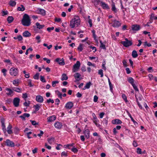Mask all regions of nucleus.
Here are the masks:
<instances>
[{
  "label": "nucleus",
  "instance_id": "c85d7f7f",
  "mask_svg": "<svg viewBox=\"0 0 157 157\" xmlns=\"http://www.w3.org/2000/svg\"><path fill=\"white\" fill-rule=\"evenodd\" d=\"M100 47L103 49L105 50V43H103L101 40H100Z\"/></svg>",
  "mask_w": 157,
  "mask_h": 157
},
{
  "label": "nucleus",
  "instance_id": "0eeeda50",
  "mask_svg": "<svg viewBox=\"0 0 157 157\" xmlns=\"http://www.w3.org/2000/svg\"><path fill=\"white\" fill-rule=\"evenodd\" d=\"M5 90L6 94L8 96L12 97L13 95V92L10 89L6 88Z\"/></svg>",
  "mask_w": 157,
  "mask_h": 157
},
{
  "label": "nucleus",
  "instance_id": "a19ab883",
  "mask_svg": "<svg viewBox=\"0 0 157 157\" xmlns=\"http://www.w3.org/2000/svg\"><path fill=\"white\" fill-rule=\"evenodd\" d=\"M98 74L101 75V77H102L103 76V70L102 69H100L98 70Z\"/></svg>",
  "mask_w": 157,
  "mask_h": 157
},
{
  "label": "nucleus",
  "instance_id": "b1692460",
  "mask_svg": "<svg viewBox=\"0 0 157 157\" xmlns=\"http://www.w3.org/2000/svg\"><path fill=\"white\" fill-rule=\"evenodd\" d=\"M41 106V105L37 104L36 105H34L33 107L35 109V110L37 111L39 110Z\"/></svg>",
  "mask_w": 157,
  "mask_h": 157
},
{
  "label": "nucleus",
  "instance_id": "c9c22d12",
  "mask_svg": "<svg viewBox=\"0 0 157 157\" xmlns=\"http://www.w3.org/2000/svg\"><path fill=\"white\" fill-rule=\"evenodd\" d=\"M16 2L12 0H10L9 2V5L12 6H15L16 5Z\"/></svg>",
  "mask_w": 157,
  "mask_h": 157
},
{
  "label": "nucleus",
  "instance_id": "3c124183",
  "mask_svg": "<svg viewBox=\"0 0 157 157\" xmlns=\"http://www.w3.org/2000/svg\"><path fill=\"white\" fill-rule=\"evenodd\" d=\"M39 73H36L34 76V78L35 79H38L39 78Z\"/></svg>",
  "mask_w": 157,
  "mask_h": 157
},
{
  "label": "nucleus",
  "instance_id": "4c0bfd02",
  "mask_svg": "<svg viewBox=\"0 0 157 157\" xmlns=\"http://www.w3.org/2000/svg\"><path fill=\"white\" fill-rule=\"evenodd\" d=\"M136 101L139 107L141 109H142L143 107H142V105L140 104V103L138 101V98H137L136 96Z\"/></svg>",
  "mask_w": 157,
  "mask_h": 157
},
{
  "label": "nucleus",
  "instance_id": "5701e85b",
  "mask_svg": "<svg viewBox=\"0 0 157 157\" xmlns=\"http://www.w3.org/2000/svg\"><path fill=\"white\" fill-rule=\"evenodd\" d=\"M36 25L37 28L39 29H42L45 26L44 25H41L40 23L37 22L36 23Z\"/></svg>",
  "mask_w": 157,
  "mask_h": 157
},
{
  "label": "nucleus",
  "instance_id": "a211bd4d",
  "mask_svg": "<svg viewBox=\"0 0 157 157\" xmlns=\"http://www.w3.org/2000/svg\"><path fill=\"white\" fill-rule=\"evenodd\" d=\"M132 29L134 31H138L140 29V26L137 25H133L132 27Z\"/></svg>",
  "mask_w": 157,
  "mask_h": 157
},
{
  "label": "nucleus",
  "instance_id": "bf43d9fd",
  "mask_svg": "<svg viewBox=\"0 0 157 157\" xmlns=\"http://www.w3.org/2000/svg\"><path fill=\"white\" fill-rule=\"evenodd\" d=\"M40 80L42 82H46V81L44 77L41 75L40 76Z\"/></svg>",
  "mask_w": 157,
  "mask_h": 157
},
{
  "label": "nucleus",
  "instance_id": "49530a36",
  "mask_svg": "<svg viewBox=\"0 0 157 157\" xmlns=\"http://www.w3.org/2000/svg\"><path fill=\"white\" fill-rule=\"evenodd\" d=\"M108 80L110 90H113V86L109 78H108Z\"/></svg>",
  "mask_w": 157,
  "mask_h": 157
},
{
  "label": "nucleus",
  "instance_id": "6e6552de",
  "mask_svg": "<svg viewBox=\"0 0 157 157\" xmlns=\"http://www.w3.org/2000/svg\"><path fill=\"white\" fill-rule=\"evenodd\" d=\"M55 127L57 129H60L63 126L62 123L57 121L56 122L54 125Z\"/></svg>",
  "mask_w": 157,
  "mask_h": 157
},
{
  "label": "nucleus",
  "instance_id": "f03ea898",
  "mask_svg": "<svg viewBox=\"0 0 157 157\" xmlns=\"http://www.w3.org/2000/svg\"><path fill=\"white\" fill-rule=\"evenodd\" d=\"M22 23L23 25L29 26L30 24V20L29 16L27 14H25L22 20Z\"/></svg>",
  "mask_w": 157,
  "mask_h": 157
},
{
  "label": "nucleus",
  "instance_id": "69168bd1",
  "mask_svg": "<svg viewBox=\"0 0 157 157\" xmlns=\"http://www.w3.org/2000/svg\"><path fill=\"white\" fill-rule=\"evenodd\" d=\"M98 97L96 95H95L94 98V101L96 102L98 101Z\"/></svg>",
  "mask_w": 157,
  "mask_h": 157
},
{
  "label": "nucleus",
  "instance_id": "2eb2a0df",
  "mask_svg": "<svg viewBox=\"0 0 157 157\" xmlns=\"http://www.w3.org/2000/svg\"><path fill=\"white\" fill-rule=\"evenodd\" d=\"M100 6L104 9L108 10L109 9V7L108 4L104 2H101Z\"/></svg>",
  "mask_w": 157,
  "mask_h": 157
},
{
  "label": "nucleus",
  "instance_id": "7c9ffc66",
  "mask_svg": "<svg viewBox=\"0 0 157 157\" xmlns=\"http://www.w3.org/2000/svg\"><path fill=\"white\" fill-rule=\"evenodd\" d=\"M81 76L78 73H76L74 75V77L77 80H79L80 79V77Z\"/></svg>",
  "mask_w": 157,
  "mask_h": 157
},
{
  "label": "nucleus",
  "instance_id": "37998d69",
  "mask_svg": "<svg viewBox=\"0 0 157 157\" xmlns=\"http://www.w3.org/2000/svg\"><path fill=\"white\" fill-rule=\"evenodd\" d=\"M19 129L17 127H16L14 128V133H15V134H18L19 133Z\"/></svg>",
  "mask_w": 157,
  "mask_h": 157
},
{
  "label": "nucleus",
  "instance_id": "a18cd8bd",
  "mask_svg": "<svg viewBox=\"0 0 157 157\" xmlns=\"http://www.w3.org/2000/svg\"><path fill=\"white\" fill-rule=\"evenodd\" d=\"M59 82L58 81H54L52 82V86L53 87H54L56 86V84H58Z\"/></svg>",
  "mask_w": 157,
  "mask_h": 157
},
{
  "label": "nucleus",
  "instance_id": "13d9d810",
  "mask_svg": "<svg viewBox=\"0 0 157 157\" xmlns=\"http://www.w3.org/2000/svg\"><path fill=\"white\" fill-rule=\"evenodd\" d=\"M57 94L59 98H62V94L59 91H57Z\"/></svg>",
  "mask_w": 157,
  "mask_h": 157
},
{
  "label": "nucleus",
  "instance_id": "473e14b6",
  "mask_svg": "<svg viewBox=\"0 0 157 157\" xmlns=\"http://www.w3.org/2000/svg\"><path fill=\"white\" fill-rule=\"evenodd\" d=\"M132 56L134 58H136L138 56V54L137 52L135 50H133L132 52Z\"/></svg>",
  "mask_w": 157,
  "mask_h": 157
},
{
  "label": "nucleus",
  "instance_id": "8fccbe9b",
  "mask_svg": "<svg viewBox=\"0 0 157 157\" xmlns=\"http://www.w3.org/2000/svg\"><path fill=\"white\" fill-rule=\"evenodd\" d=\"M30 104V102L29 101H25L24 103V105L26 107H28L29 106Z\"/></svg>",
  "mask_w": 157,
  "mask_h": 157
},
{
  "label": "nucleus",
  "instance_id": "09e8293b",
  "mask_svg": "<svg viewBox=\"0 0 157 157\" xmlns=\"http://www.w3.org/2000/svg\"><path fill=\"white\" fill-rule=\"evenodd\" d=\"M136 152L138 154H142V152L141 151V149L139 147L137 148Z\"/></svg>",
  "mask_w": 157,
  "mask_h": 157
},
{
  "label": "nucleus",
  "instance_id": "cd10ccee",
  "mask_svg": "<svg viewBox=\"0 0 157 157\" xmlns=\"http://www.w3.org/2000/svg\"><path fill=\"white\" fill-rule=\"evenodd\" d=\"M91 85V83L90 82H89L87 83L85 86L84 87V88L83 89V90H85L86 89H88L90 88V86Z\"/></svg>",
  "mask_w": 157,
  "mask_h": 157
},
{
  "label": "nucleus",
  "instance_id": "f257e3e1",
  "mask_svg": "<svg viewBox=\"0 0 157 157\" xmlns=\"http://www.w3.org/2000/svg\"><path fill=\"white\" fill-rule=\"evenodd\" d=\"M80 21L79 17L77 16H75L70 21V26L72 28L78 27L80 25Z\"/></svg>",
  "mask_w": 157,
  "mask_h": 157
},
{
  "label": "nucleus",
  "instance_id": "ea45409f",
  "mask_svg": "<svg viewBox=\"0 0 157 157\" xmlns=\"http://www.w3.org/2000/svg\"><path fill=\"white\" fill-rule=\"evenodd\" d=\"M13 85H14L15 86L18 85L19 83V80L16 79L13 80Z\"/></svg>",
  "mask_w": 157,
  "mask_h": 157
},
{
  "label": "nucleus",
  "instance_id": "1a4fd4ad",
  "mask_svg": "<svg viewBox=\"0 0 157 157\" xmlns=\"http://www.w3.org/2000/svg\"><path fill=\"white\" fill-rule=\"evenodd\" d=\"M20 99L18 98H15L13 100V104L16 107H17L19 106Z\"/></svg>",
  "mask_w": 157,
  "mask_h": 157
},
{
  "label": "nucleus",
  "instance_id": "0e129e2a",
  "mask_svg": "<svg viewBox=\"0 0 157 157\" xmlns=\"http://www.w3.org/2000/svg\"><path fill=\"white\" fill-rule=\"evenodd\" d=\"M102 0H94L95 2L96 3L97 5L99 4V3L101 4V2H102Z\"/></svg>",
  "mask_w": 157,
  "mask_h": 157
},
{
  "label": "nucleus",
  "instance_id": "393cba45",
  "mask_svg": "<svg viewBox=\"0 0 157 157\" xmlns=\"http://www.w3.org/2000/svg\"><path fill=\"white\" fill-rule=\"evenodd\" d=\"M13 91L17 92L18 93H21L22 91V89L21 88L13 87Z\"/></svg>",
  "mask_w": 157,
  "mask_h": 157
},
{
  "label": "nucleus",
  "instance_id": "423d86ee",
  "mask_svg": "<svg viewBox=\"0 0 157 157\" xmlns=\"http://www.w3.org/2000/svg\"><path fill=\"white\" fill-rule=\"evenodd\" d=\"M55 61L58 63L60 65H63L65 64L64 60L63 58L61 59L58 58L55 59Z\"/></svg>",
  "mask_w": 157,
  "mask_h": 157
},
{
  "label": "nucleus",
  "instance_id": "864d4df0",
  "mask_svg": "<svg viewBox=\"0 0 157 157\" xmlns=\"http://www.w3.org/2000/svg\"><path fill=\"white\" fill-rule=\"evenodd\" d=\"M122 98L124 100L125 102H128V101L127 99V97L125 95V94H122Z\"/></svg>",
  "mask_w": 157,
  "mask_h": 157
},
{
  "label": "nucleus",
  "instance_id": "aec40b11",
  "mask_svg": "<svg viewBox=\"0 0 157 157\" xmlns=\"http://www.w3.org/2000/svg\"><path fill=\"white\" fill-rule=\"evenodd\" d=\"M84 134L85 135V137L87 139H88L90 137V132L89 129H86L84 132Z\"/></svg>",
  "mask_w": 157,
  "mask_h": 157
},
{
  "label": "nucleus",
  "instance_id": "2f4dec72",
  "mask_svg": "<svg viewBox=\"0 0 157 157\" xmlns=\"http://www.w3.org/2000/svg\"><path fill=\"white\" fill-rule=\"evenodd\" d=\"M17 9L19 11H23L25 10V8L23 5H21L19 7H18Z\"/></svg>",
  "mask_w": 157,
  "mask_h": 157
},
{
  "label": "nucleus",
  "instance_id": "f8f14e48",
  "mask_svg": "<svg viewBox=\"0 0 157 157\" xmlns=\"http://www.w3.org/2000/svg\"><path fill=\"white\" fill-rule=\"evenodd\" d=\"M36 100L38 102L42 103L44 101V99L42 96L39 95L36 96Z\"/></svg>",
  "mask_w": 157,
  "mask_h": 157
},
{
  "label": "nucleus",
  "instance_id": "e2e57ef3",
  "mask_svg": "<svg viewBox=\"0 0 157 157\" xmlns=\"http://www.w3.org/2000/svg\"><path fill=\"white\" fill-rule=\"evenodd\" d=\"M105 62H103L102 64V68L103 69L105 70H106V68L105 66Z\"/></svg>",
  "mask_w": 157,
  "mask_h": 157
},
{
  "label": "nucleus",
  "instance_id": "774afa93",
  "mask_svg": "<svg viewBox=\"0 0 157 157\" xmlns=\"http://www.w3.org/2000/svg\"><path fill=\"white\" fill-rule=\"evenodd\" d=\"M133 145L135 147H137L138 146L135 140L133 141Z\"/></svg>",
  "mask_w": 157,
  "mask_h": 157
},
{
  "label": "nucleus",
  "instance_id": "6e6d98bb",
  "mask_svg": "<svg viewBox=\"0 0 157 157\" xmlns=\"http://www.w3.org/2000/svg\"><path fill=\"white\" fill-rule=\"evenodd\" d=\"M40 37L39 35L37 36L36 37V39L37 40V42L38 43H39L40 42Z\"/></svg>",
  "mask_w": 157,
  "mask_h": 157
},
{
  "label": "nucleus",
  "instance_id": "6ab92c4d",
  "mask_svg": "<svg viewBox=\"0 0 157 157\" xmlns=\"http://www.w3.org/2000/svg\"><path fill=\"white\" fill-rule=\"evenodd\" d=\"M112 123L113 124H121L122 121L119 119H115L112 121Z\"/></svg>",
  "mask_w": 157,
  "mask_h": 157
},
{
  "label": "nucleus",
  "instance_id": "5fc2aeb1",
  "mask_svg": "<svg viewBox=\"0 0 157 157\" xmlns=\"http://www.w3.org/2000/svg\"><path fill=\"white\" fill-rule=\"evenodd\" d=\"M71 150L72 151L74 152L75 153H77L78 151V150L75 147H73L71 149Z\"/></svg>",
  "mask_w": 157,
  "mask_h": 157
},
{
  "label": "nucleus",
  "instance_id": "412c9836",
  "mask_svg": "<svg viewBox=\"0 0 157 157\" xmlns=\"http://www.w3.org/2000/svg\"><path fill=\"white\" fill-rule=\"evenodd\" d=\"M12 125L10 124H9L7 127V132L9 134H11L13 133L12 129Z\"/></svg>",
  "mask_w": 157,
  "mask_h": 157
},
{
  "label": "nucleus",
  "instance_id": "39448f33",
  "mask_svg": "<svg viewBox=\"0 0 157 157\" xmlns=\"http://www.w3.org/2000/svg\"><path fill=\"white\" fill-rule=\"evenodd\" d=\"M125 41H122L121 43L125 47H128L132 45V42L131 41L129 40L127 38H125Z\"/></svg>",
  "mask_w": 157,
  "mask_h": 157
},
{
  "label": "nucleus",
  "instance_id": "58836bf2",
  "mask_svg": "<svg viewBox=\"0 0 157 157\" xmlns=\"http://www.w3.org/2000/svg\"><path fill=\"white\" fill-rule=\"evenodd\" d=\"M83 46L82 44H80L78 47V49L80 52L82 51L83 50Z\"/></svg>",
  "mask_w": 157,
  "mask_h": 157
},
{
  "label": "nucleus",
  "instance_id": "79ce46f5",
  "mask_svg": "<svg viewBox=\"0 0 157 157\" xmlns=\"http://www.w3.org/2000/svg\"><path fill=\"white\" fill-rule=\"evenodd\" d=\"M87 65L88 66H92L95 68L96 67L95 65V64H93L91 62L89 61L87 62Z\"/></svg>",
  "mask_w": 157,
  "mask_h": 157
},
{
  "label": "nucleus",
  "instance_id": "dca6fc26",
  "mask_svg": "<svg viewBox=\"0 0 157 157\" xmlns=\"http://www.w3.org/2000/svg\"><path fill=\"white\" fill-rule=\"evenodd\" d=\"M56 117L54 115H53L48 117L47 118V120L48 122H51L54 121L56 120Z\"/></svg>",
  "mask_w": 157,
  "mask_h": 157
},
{
  "label": "nucleus",
  "instance_id": "338daca9",
  "mask_svg": "<svg viewBox=\"0 0 157 157\" xmlns=\"http://www.w3.org/2000/svg\"><path fill=\"white\" fill-rule=\"evenodd\" d=\"M17 38L19 41H21L23 40V38L22 36L20 35H19L17 36Z\"/></svg>",
  "mask_w": 157,
  "mask_h": 157
},
{
  "label": "nucleus",
  "instance_id": "f3484780",
  "mask_svg": "<svg viewBox=\"0 0 157 157\" xmlns=\"http://www.w3.org/2000/svg\"><path fill=\"white\" fill-rule=\"evenodd\" d=\"M73 106V103L71 102L67 103L65 105V107L67 109H71Z\"/></svg>",
  "mask_w": 157,
  "mask_h": 157
},
{
  "label": "nucleus",
  "instance_id": "c756f323",
  "mask_svg": "<svg viewBox=\"0 0 157 157\" xmlns=\"http://www.w3.org/2000/svg\"><path fill=\"white\" fill-rule=\"evenodd\" d=\"M92 33H93V37L94 39V40H95V42L98 43V40L97 38V36H96V34H95V31L94 30H93L92 31Z\"/></svg>",
  "mask_w": 157,
  "mask_h": 157
},
{
  "label": "nucleus",
  "instance_id": "c03bdc74",
  "mask_svg": "<svg viewBox=\"0 0 157 157\" xmlns=\"http://www.w3.org/2000/svg\"><path fill=\"white\" fill-rule=\"evenodd\" d=\"M2 72L3 73V75L4 76H6V72L7 70L6 69H3L2 70Z\"/></svg>",
  "mask_w": 157,
  "mask_h": 157
},
{
  "label": "nucleus",
  "instance_id": "ddd939ff",
  "mask_svg": "<svg viewBox=\"0 0 157 157\" xmlns=\"http://www.w3.org/2000/svg\"><path fill=\"white\" fill-rule=\"evenodd\" d=\"M36 12L37 13L41 14L43 15H44L45 14V11L43 9H38Z\"/></svg>",
  "mask_w": 157,
  "mask_h": 157
},
{
  "label": "nucleus",
  "instance_id": "a878e982",
  "mask_svg": "<svg viewBox=\"0 0 157 157\" xmlns=\"http://www.w3.org/2000/svg\"><path fill=\"white\" fill-rule=\"evenodd\" d=\"M31 34L28 31H25L23 33V36L25 37L30 36Z\"/></svg>",
  "mask_w": 157,
  "mask_h": 157
},
{
  "label": "nucleus",
  "instance_id": "f704fd0d",
  "mask_svg": "<svg viewBox=\"0 0 157 157\" xmlns=\"http://www.w3.org/2000/svg\"><path fill=\"white\" fill-rule=\"evenodd\" d=\"M67 76L66 74H62L61 78V79L62 81H63L64 80H67Z\"/></svg>",
  "mask_w": 157,
  "mask_h": 157
},
{
  "label": "nucleus",
  "instance_id": "72a5a7b5",
  "mask_svg": "<svg viewBox=\"0 0 157 157\" xmlns=\"http://www.w3.org/2000/svg\"><path fill=\"white\" fill-rule=\"evenodd\" d=\"M128 81L132 85L133 84H134V79L132 77H129L128 79Z\"/></svg>",
  "mask_w": 157,
  "mask_h": 157
},
{
  "label": "nucleus",
  "instance_id": "4468645a",
  "mask_svg": "<svg viewBox=\"0 0 157 157\" xmlns=\"http://www.w3.org/2000/svg\"><path fill=\"white\" fill-rule=\"evenodd\" d=\"M6 145L9 147H13L14 146V143L9 139L6 140Z\"/></svg>",
  "mask_w": 157,
  "mask_h": 157
},
{
  "label": "nucleus",
  "instance_id": "680f3d73",
  "mask_svg": "<svg viewBox=\"0 0 157 157\" xmlns=\"http://www.w3.org/2000/svg\"><path fill=\"white\" fill-rule=\"evenodd\" d=\"M22 97L23 98L25 99H25H26L27 97V94L26 93H23L22 94Z\"/></svg>",
  "mask_w": 157,
  "mask_h": 157
},
{
  "label": "nucleus",
  "instance_id": "7ed1b4c3",
  "mask_svg": "<svg viewBox=\"0 0 157 157\" xmlns=\"http://www.w3.org/2000/svg\"><path fill=\"white\" fill-rule=\"evenodd\" d=\"M9 72L11 76H17L18 75V69L17 68L13 67L10 69Z\"/></svg>",
  "mask_w": 157,
  "mask_h": 157
},
{
  "label": "nucleus",
  "instance_id": "de8ad7c7",
  "mask_svg": "<svg viewBox=\"0 0 157 157\" xmlns=\"http://www.w3.org/2000/svg\"><path fill=\"white\" fill-rule=\"evenodd\" d=\"M32 134V132H26V134H25V135H26L27 136V137L29 139H31V137L30 136V135Z\"/></svg>",
  "mask_w": 157,
  "mask_h": 157
},
{
  "label": "nucleus",
  "instance_id": "e433bc0d",
  "mask_svg": "<svg viewBox=\"0 0 157 157\" xmlns=\"http://www.w3.org/2000/svg\"><path fill=\"white\" fill-rule=\"evenodd\" d=\"M13 20V18L12 16H9L7 18V21L9 23H11Z\"/></svg>",
  "mask_w": 157,
  "mask_h": 157
},
{
  "label": "nucleus",
  "instance_id": "9d476101",
  "mask_svg": "<svg viewBox=\"0 0 157 157\" xmlns=\"http://www.w3.org/2000/svg\"><path fill=\"white\" fill-rule=\"evenodd\" d=\"M2 123V130L4 133H6V126L5 124V120L3 118H2L1 119Z\"/></svg>",
  "mask_w": 157,
  "mask_h": 157
},
{
  "label": "nucleus",
  "instance_id": "4be33fe9",
  "mask_svg": "<svg viewBox=\"0 0 157 157\" xmlns=\"http://www.w3.org/2000/svg\"><path fill=\"white\" fill-rule=\"evenodd\" d=\"M112 8L111 10L114 13H116L117 12V10L115 6V3L114 2H113L111 4Z\"/></svg>",
  "mask_w": 157,
  "mask_h": 157
},
{
  "label": "nucleus",
  "instance_id": "603ef678",
  "mask_svg": "<svg viewBox=\"0 0 157 157\" xmlns=\"http://www.w3.org/2000/svg\"><path fill=\"white\" fill-rule=\"evenodd\" d=\"M74 144H68L67 145H64V147L65 148H68L69 149H70V148L69 147L70 146H73V145Z\"/></svg>",
  "mask_w": 157,
  "mask_h": 157
},
{
  "label": "nucleus",
  "instance_id": "20e7f679",
  "mask_svg": "<svg viewBox=\"0 0 157 157\" xmlns=\"http://www.w3.org/2000/svg\"><path fill=\"white\" fill-rule=\"evenodd\" d=\"M80 65L81 64L80 62L78 61H77L76 62V63L73 66L72 69L73 72H75L78 71L79 69Z\"/></svg>",
  "mask_w": 157,
  "mask_h": 157
},
{
  "label": "nucleus",
  "instance_id": "052dcab7",
  "mask_svg": "<svg viewBox=\"0 0 157 157\" xmlns=\"http://www.w3.org/2000/svg\"><path fill=\"white\" fill-rule=\"evenodd\" d=\"M134 89L136 91H138L139 90L138 89L137 86L135 84H133L132 85Z\"/></svg>",
  "mask_w": 157,
  "mask_h": 157
},
{
  "label": "nucleus",
  "instance_id": "9b49d317",
  "mask_svg": "<svg viewBox=\"0 0 157 157\" xmlns=\"http://www.w3.org/2000/svg\"><path fill=\"white\" fill-rule=\"evenodd\" d=\"M121 25V23L120 21L115 20L113 21L112 25L114 27H118Z\"/></svg>",
  "mask_w": 157,
  "mask_h": 157
},
{
  "label": "nucleus",
  "instance_id": "4d7b16f0",
  "mask_svg": "<svg viewBox=\"0 0 157 157\" xmlns=\"http://www.w3.org/2000/svg\"><path fill=\"white\" fill-rule=\"evenodd\" d=\"M67 153L65 151H63L61 153V155L62 157L66 156L67 155Z\"/></svg>",
  "mask_w": 157,
  "mask_h": 157
},
{
  "label": "nucleus",
  "instance_id": "bb28decb",
  "mask_svg": "<svg viewBox=\"0 0 157 157\" xmlns=\"http://www.w3.org/2000/svg\"><path fill=\"white\" fill-rule=\"evenodd\" d=\"M47 141L49 144H51L54 142L55 138L53 137L49 138H48Z\"/></svg>",
  "mask_w": 157,
  "mask_h": 157
}]
</instances>
